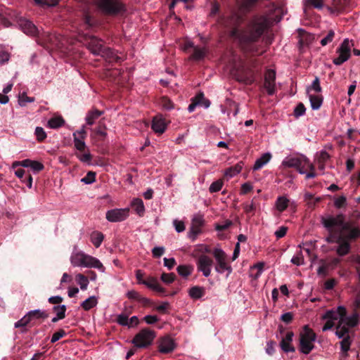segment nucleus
Returning a JSON list of instances; mask_svg holds the SVG:
<instances>
[{"label": "nucleus", "mask_w": 360, "mask_h": 360, "mask_svg": "<svg viewBox=\"0 0 360 360\" xmlns=\"http://www.w3.org/2000/svg\"><path fill=\"white\" fill-rule=\"evenodd\" d=\"M203 217L200 214L195 215L192 219L191 233L194 236L198 235L201 232V227L204 225Z\"/></svg>", "instance_id": "obj_21"}, {"label": "nucleus", "mask_w": 360, "mask_h": 360, "mask_svg": "<svg viewBox=\"0 0 360 360\" xmlns=\"http://www.w3.org/2000/svg\"><path fill=\"white\" fill-rule=\"evenodd\" d=\"M359 323V315L356 312H354L352 316H347L345 319L344 324L346 325L349 328H353L357 326Z\"/></svg>", "instance_id": "obj_37"}, {"label": "nucleus", "mask_w": 360, "mask_h": 360, "mask_svg": "<svg viewBox=\"0 0 360 360\" xmlns=\"http://www.w3.org/2000/svg\"><path fill=\"white\" fill-rule=\"evenodd\" d=\"M193 269V266L189 265H179L176 268L178 274L184 278H186L191 275Z\"/></svg>", "instance_id": "obj_39"}, {"label": "nucleus", "mask_w": 360, "mask_h": 360, "mask_svg": "<svg viewBox=\"0 0 360 360\" xmlns=\"http://www.w3.org/2000/svg\"><path fill=\"white\" fill-rule=\"evenodd\" d=\"M103 114V111L99 110L96 108H92L88 111L86 116V122L89 125H93L95 121Z\"/></svg>", "instance_id": "obj_25"}, {"label": "nucleus", "mask_w": 360, "mask_h": 360, "mask_svg": "<svg viewBox=\"0 0 360 360\" xmlns=\"http://www.w3.org/2000/svg\"><path fill=\"white\" fill-rule=\"evenodd\" d=\"M311 107L313 110H318L321 108L323 103V96L321 95H311L309 96Z\"/></svg>", "instance_id": "obj_30"}, {"label": "nucleus", "mask_w": 360, "mask_h": 360, "mask_svg": "<svg viewBox=\"0 0 360 360\" xmlns=\"http://www.w3.org/2000/svg\"><path fill=\"white\" fill-rule=\"evenodd\" d=\"M103 234L101 232H93L91 236V240L96 248H99L103 240Z\"/></svg>", "instance_id": "obj_40"}, {"label": "nucleus", "mask_w": 360, "mask_h": 360, "mask_svg": "<svg viewBox=\"0 0 360 360\" xmlns=\"http://www.w3.org/2000/svg\"><path fill=\"white\" fill-rule=\"evenodd\" d=\"M94 131L101 140H103L107 136L106 127L101 121L99 122L98 126L94 129Z\"/></svg>", "instance_id": "obj_43"}, {"label": "nucleus", "mask_w": 360, "mask_h": 360, "mask_svg": "<svg viewBox=\"0 0 360 360\" xmlns=\"http://www.w3.org/2000/svg\"><path fill=\"white\" fill-rule=\"evenodd\" d=\"M346 319V308L339 306L336 309L327 310L321 316L322 320H326L322 328L323 332L331 330L335 326V321L344 323Z\"/></svg>", "instance_id": "obj_4"}, {"label": "nucleus", "mask_w": 360, "mask_h": 360, "mask_svg": "<svg viewBox=\"0 0 360 360\" xmlns=\"http://www.w3.org/2000/svg\"><path fill=\"white\" fill-rule=\"evenodd\" d=\"M155 338V331L145 328L136 334L131 342L137 348H147L152 345Z\"/></svg>", "instance_id": "obj_6"}, {"label": "nucleus", "mask_w": 360, "mask_h": 360, "mask_svg": "<svg viewBox=\"0 0 360 360\" xmlns=\"http://www.w3.org/2000/svg\"><path fill=\"white\" fill-rule=\"evenodd\" d=\"M131 205L139 216H143L145 212L143 202L141 198H134L131 202Z\"/></svg>", "instance_id": "obj_28"}, {"label": "nucleus", "mask_w": 360, "mask_h": 360, "mask_svg": "<svg viewBox=\"0 0 360 360\" xmlns=\"http://www.w3.org/2000/svg\"><path fill=\"white\" fill-rule=\"evenodd\" d=\"M275 345H276V342L274 340H270V341L267 342L266 347V352L269 355L271 356L275 353V351H276Z\"/></svg>", "instance_id": "obj_63"}, {"label": "nucleus", "mask_w": 360, "mask_h": 360, "mask_svg": "<svg viewBox=\"0 0 360 360\" xmlns=\"http://www.w3.org/2000/svg\"><path fill=\"white\" fill-rule=\"evenodd\" d=\"M264 88L269 95L274 94L276 91V72L267 70L264 75Z\"/></svg>", "instance_id": "obj_14"}, {"label": "nucleus", "mask_w": 360, "mask_h": 360, "mask_svg": "<svg viewBox=\"0 0 360 360\" xmlns=\"http://www.w3.org/2000/svg\"><path fill=\"white\" fill-rule=\"evenodd\" d=\"M77 158L82 162L89 163L92 159V155L89 153V150L87 149V152L84 153L77 154Z\"/></svg>", "instance_id": "obj_53"}, {"label": "nucleus", "mask_w": 360, "mask_h": 360, "mask_svg": "<svg viewBox=\"0 0 360 360\" xmlns=\"http://www.w3.org/2000/svg\"><path fill=\"white\" fill-rule=\"evenodd\" d=\"M311 90H314L316 92H321L322 89L320 85V80L318 77H316L314 80L313 81L311 85L307 88V92H309Z\"/></svg>", "instance_id": "obj_52"}, {"label": "nucleus", "mask_w": 360, "mask_h": 360, "mask_svg": "<svg viewBox=\"0 0 360 360\" xmlns=\"http://www.w3.org/2000/svg\"><path fill=\"white\" fill-rule=\"evenodd\" d=\"M316 335L309 326L305 325L300 333L299 350L304 354H309L314 348Z\"/></svg>", "instance_id": "obj_5"}, {"label": "nucleus", "mask_w": 360, "mask_h": 360, "mask_svg": "<svg viewBox=\"0 0 360 360\" xmlns=\"http://www.w3.org/2000/svg\"><path fill=\"white\" fill-rule=\"evenodd\" d=\"M34 1L43 8L56 6L58 4V0H34Z\"/></svg>", "instance_id": "obj_45"}, {"label": "nucleus", "mask_w": 360, "mask_h": 360, "mask_svg": "<svg viewBox=\"0 0 360 360\" xmlns=\"http://www.w3.org/2000/svg\"><path fill=\"white\" fill-rule=\"evenodd\" d=\"M74 136V145L77 150H78L79 152L85 151L86 148V146L84 141V139H79L77 133L73 134Z\"/></svg>", "instance_id": "obj_42"}, {"label": "nucleus", "mask_w": 360, "mask_h": 360, "mask_svg": "<svg viewBox=\"0 0 360 360\" xmlns=\"http://www.w3.org/2000/svg\"><path fill=\"white\" fill-rule=\"evenodd\" d=\"M34 98L33 97H28L26 94L22 93L19 96L18 102L20 105H25L26 103L34 102Z\"/></svg>", "instance_id": "obj_57"}, {"label": "nucleus", "mask_w": 360, "mask_h": 360, "mask_svg": "<svg viewBox=\"0 0 360 360\" xmlns=\"http://www.w3.org/2000/svg\"><path fill=\"white\" fill-rule=\"evenodd\" d=\"M27 314L32 326L36 324L37 320H44L49 316V314L45 311H41L39 309L30 311Z\"/></svg>", "instance_id": "obj_24"}, {"label": "nucleus", "mask_w": 360, "mask_h": 360, "mask_svg": "<svg viewBox=\"0 0 360 360\" xmlns=\"http://www.w3.org/2000/svg\"><path fill=\"white\" fill-rule=\"evenodd\" d=\"M212 255L216 259L217 264L215 270L219 274H223L224 271H227L229 274L232 272L231 266L227 263V255L224 250L219 248H214Z\"/></svg>", "instance_id": "obj_7"}, {"label": "nucleus", "mask_w": 360, "mask_h": 360, "mask_svg": "<svg viewBox=\"0 0 360 360\" xmlns=\"http://www.w3.org/2000/svg\"><path fill=\"white\" fill-rule=\"evenodd\" d=\"M99 10L106 15L117 16L127 11V7L121 0H96Z\"/></svg>", "instance_id": "obj_3"}, {"label": "nucleus", "mask_w": 360, "mask_h": 360, "mask_svg": "<svg viewBox=\"0 0 360 360\" xmlns=\"http://www.w3.org/2000/svg\"><path fill=\"white\" fill-rule=\"evenodd\" d=\"M256 207H257V206L254 201V199L252 200V202L250 205L246 204L244 205L245 212L247 214H251L252 215L255 214V211L256 210Z\"/></svg>", "instance_id": "obj_61"}, {"label": "nucleus", "mask_w": 360, "mask_h": 360, "mask_svg": "<svg viewBox=\"0 0 360 360\" xmlns=\"http://www.w3.org/2000/svg\"><path fill=\"white\" fill-rule=\"evenodd\" d=\"M262 14L254 15L245 29H240L244 17L237 11H231L219 19V23L227 29L229 36L238 41L241 46L252 55H261L258 47L253 45L275 22L281 20L277 13L279 8L273 2H268L262 7Z\"/></svg>", "instance_id": "obj_1"}, {"label": "nucleus", "mask_w": 360, "mask_h": 360, "mask_svg": "<svg viewBox=\"0 0 360 360\" xmlns=\"http://www.w3.org/2000/svg\"><path fill=\"white\" fill-rule=\"evenodd\" d=\"M243 162H240L235 165L234 166L230 167L225 171V176L229 178H231L240 172L243 168Z\"/></svg>", "instance_id": "obj_31"}, {"label": "nucleus", "mask_w": 360, "mask_h": 360, "mask_svg": "<svg viewBox=\"0 0 360 360\" xmlns=\"http://www.w3.org/2000/svg\"><path fill=\"white\" fill-rule=\"evenodd\" d=\"M160 278L165 283L169 284L175 281L176 275L174 273H162Z\"/></svg>", "instance_id": "obj_49"}, {"label": "nucleus", "mask_w": 360, "mask_h": 360, "mask_svg": "<svg viewBox=\"0 0 360 360\" xmlns=\"http://www.w3.org/2000/svg\"><path fill=\"white\" fill-rule=\"evenodd\" d=\"M333 6L335 11L343 12L352 7V0H333Z\"/></svg>", "instance_id": "obj_23"}, {"label": "nucleus", "mask_w": 360, "mask_h": 360, "mask_svg": "<svg viewBox=\"0 0 360 360\" xmlns=\"http://www.w3.org/2000/svg\"><path fill=\"white\" fill-rule=\"evenodd\" d=\"M30 167L33 170V172L37 173L41 171L44 169V166L42 163L38 161L32 160Z\"/></svg>", "instance_id": "obj_59"}, {"label": "nucleus", "mask_w": 360, "mask_h": 360, "mask_svg": "<svg viewBox=\"0 0 360 360\" xmlns=\"http://www.w3.org/2000/svg\"><path fill=\"white\" fill-rule=\"evenodd\" d=\"M67 310L65 305H56L53 307V311L56 314V316H65V311Z\"/></svg>", "instance_id": "obj_56"}, {"label": "nucleus", "mask_w": 360, "mask_h": 360, "mask_svg": "<svg viewBox=\"0 0 360 360\" xmlns=\"http://www.w3.org/2000/svg\"><path fill=\"white\" fill-rule=\"evenodd\" d=\"M128 317V314L122 313L117 316V323L123 326H129Z\"/></svg>", "instance_id": "obj_51"}, {"label": "nucleus", "mask_w": 360, "mask_h": 360, "mask_svg": "<svg viewBox=\"0 0 360 360\" xmlns=\"http://www.w3.org/2000/svg\"><path fill=\"white\" fill-rule=\"evenodd\" d=\"M175 347L174 340L168 336L162 338L158 346L159 352L162 354H169L174 350Z\"/></svg>", "instance_id": "obj_17"}, {"label": "nucleus", "mask_w": 360, "mask_h": 360, "mask_svg": "<svg viewBox=\"0 0 360 360\" xmlns=\"http://www.w3.org/2000/svg\"><path fill=\"white\" fill-rule=\"evenodd\" d=\"M349 328L344 323H338L336 325L335 335L339 338H344L347 335H349Z\"/></svg>", "instance_id": "obj_34"}, {"label": "nucleus", "mask_w": 360, "mask_h": 360, "mask_svg": "<svg viewBox=\"0 0 360 360\" xmlns=\"http://www.w3.org/2000/svg\"><path fill=\"white\" fill-rule=\"evenodd\" d=\"M212 264V259L205 255H201L197 261L198 270L202 271L205 277H208L210 275Z\"/></svg>", "instance_id": "obj_13"}, {"label": "nucleus", "mask_w": 360, "mask_h": 360, "mask_svg": "<svg viewBox=\"0 0 360 360\" xmlns=\"http://www.w3.org/2000/svg\"><path fill=\"white\" fill-rule=\"evenodd\" d=\"M167 123L162 115H158L153 117L151 127L155 133L160 134H163L167 128Z\"/></svg>", "instance_id": "obj_19"}, {"label": "nucleus", "mask_w": 360, "mask_h": 360, "mask_svg": "<svg viewBox=\"0 0 360 360\" xmlns=\"http://www.w3.org/2000/svg\"><path fill=\"white\" fill-rule=\"evenodd\" d=\"M321 222L328 232L326 242L338 244L336 253L340 257L349 254L351 243L360 238V226L342 213L322 217Z\"/></svg>", "instance_id": "obj_2"}, {"label": "nucleus", "mask_w": 360, "mask_h": 360, "mask_svg": "<svg viewBox=\"0 0 360 360\" xmlns=\"http://www.w3.org/2000/svg\"><path fill=\"white\" fill-rule=\"evenodd\" d=\"M96 181V172L90 171L88 172L84 177L81 180L82 182L86 184H92Z\"/></svg>", "instance_id": "obj_50"}, {"label": "nucleus", "mask_w": 360, "mask_h": 360, "mask_svg": "<svg viewBox=\"0 0 360 360\" xmlns=\"http://www.w3.org/2000/svg\"><path fill=\"white\" fill-rule=\"evenodd\" d=\"M32 326L30 319H29L27 314L24 316L21 319L15 323V328H22L21 330L22 333H25L27 331V329L25 328V326Z\"/></svg>", "instance_id": "obj_38"}, {"label": "nucleus", "mask_w": 360, "mask_h": 360, "mask_svg": "<svg viewBox=\"0 0 360 360\" xmlns=\"http://www.w3.org/2000/svg\"><path fill=\"white\" fill-rule=\"evenodd\" d=\"M350 51L349 41L348 39H345L337 50L339 56L333 59V63L336 65H340L344 63L349 58Z\"/></svg>", "instance_id": "obj_10"}, {"label": "nucleus", "mask_w": 360, "mask_h": 360, "mask_svg": "<svg viewBox=\"0 0 360 360\" xmlns=\"http://www.w3.org/2000/svg\"><path fill=\"white\" fill-rule=\"evenodd\" d=\"M205 293V288L198 285L191 288L188 292L189 296L195 300L201 298L204 296Z\"/></svg>", "instance_id": "obj_29"}, {"label": "nucleus", "mask_w": 360, "mask_h": 360, "mask_svg": "<svg viewBox=\"0 0 360 360\" xmlns=\"http://www.w3.org/2000/svg\"><path fill=\"white\" fill-rule=\"evenodd\" d=\"M141 284L162 295L166 293V290L160 286L157 279L154 277H148L145 281H141Z\"/></svg>", "instance_id": "obj_22"}, {"label": "nucleus", "mask_w": 360, "mask_h": 360, "mask_svg": "<svg viewBox=\"0 0 360 360\" xmlns=\"http://www.w3.org/2000/svg\"><path fill=\"white\" fill-rule=\"evenodd\" d=\"M86 44L88 49L95 56H100L106 47L101 39L94 35L86 37Z\"/></svg>", "instance_id": "obj_9"}, {"label": "nucleus", "mask_w": 360, "mask_h": 360, "mask_svg": "<svg viewBox=\"0 0 360 360\" xmlns=\"http://www.w3.org/2000/svg\"><path fill=\"white\" fill-rule=\"evenodd\" d=\"M350 345H351L350 337H349V335H347L340 342L341 350L344 353H347L350 349Z\"/></svg>", "instance_id": "obj_47"}, {"label": "nucleus", "mask_w": 360, "mask_h": 360, "mask_svg": "<svg viewBox=\"0 0 360 360\" xmlns=\"http://www.w3.org/2000/svg\"><path fill=\"white\" fill-rule=\"evenodd\" d=\"M129 215V209H112L107 211L105 218L110 222H120L124 221Z\"/></svg>", "instance_id": "obj_11"}, {"label": "nucleus", "mask_w": 360, "mask_h": 360, "mask_svg": "<svg viewBox=\"0 0 360 360\" xmlns=\"http://www.w3.org/2000/svg\"><path fill=\"white\" fill-rule=\"evenodd\" d=\"M308 162V158L304 155L300 157H288L282 162L283 166L289 168H295L300 174H305L306 169L303 165Z\"/></svg>", "instance_id": "obj_8"}, {"label": "nucleus", "mask_w": 360, "mask_h": 360, "mask_svg": "<svg viewBox=\"0 0 360 360\" xmlns=\"http://www.w3.org/2000/svg\"><path fill=\"white\" fill-rule=\"evenodd\" d=\"M236 79L245 84H252L255 81L254 72L251 69L240 68L234 73Z\"/></svg>", "instance_id": "obj_12"}, {"label": "nucleus", "mask_w": 360, "mask_h": 360, "mask_svg": "<svg viewBox=\"0 0 360 360\" xmlns=\"http://www.w3.org/2000/svg\"><path fill=\"white\" fill-rule=\"evenodd\" d=\"M293 337L294 333L292 331H288L286 333L285 335L281 338L279 346L285 353L295 352V347L292 344Z\"/></svg>", "instance_id": "obj_16"}, {"label": "nucleus", "mask_w": 360, "mask_h": 360, "mask_svg": "<svg viewBox=\"0 0 360 360\" xmlns=\"http://www.w3.org/2000/svg\"><path fill=\"white\" fill-rule=\"evenodd\" d=\"M84 255L85 253L83 252L73 253L70 257V262L72 265L74 266H82Z\"/></svg>", "instance_id": "obj_33"}, {"label": "nucleus", "mask_w": 360, "mask_h": 360, "mask_svg": "<svg viewBox=\"0 0 360 360\" xmlns=\"http://www.w3.org/2000/svg\"><path fill=\"white\" fill-rule=\"evenodd\" d=\"M75 279L82 290H86L89 284V280L87 276H84L82 274H78L76 275Z\"/></svg>", "instance_id": "obj_41"}, {"label": "nucleus", "mask_w": 360, "mask_h": 360, "mask_svg": "<svg viewBox=\"0 0 360 360\" xmlns=\"http://www.w3.org/2000/svg\"><path fill=\"white\" fill-rule=\"evenodd\" d=\"M347 199L345 196L342 195L336 198L334 205L337 208H341L346 205Z\"/></svg>", "instance_id": "obj_64"}, {"label": "nucleus", "mask_w": 360, "mask_h": 360, "mask_svg": "<svg viewBox=\"0 0 360 360\" xmlns=\"http://www.w3.org/2000/svg\"><path fill=\"white\" fill-rule=\"evenodd\" d=\"M15 175L21 179L30 188L32 185V176L30 174H26L24 169H18L15 172Z\"/></svg>", "instance_id": "obj_26"}, {"label": "nucleus", "mask_w": 360, "mask_h": 360, "mask_svg": "<svg viewBox=\"0 0 360 360\" xmlns=\"http://www.w3.org/2000/svg\"><path fill=\"white\" fill-rule=\"evenodd\" d=\"M98 303L97 299L95 296H91L86 300H85L82 304L81 307L85 310L89 311L95 306H96Z\"/></svg>", "instance_id": "obj_35"}, {"label": "nucleus", "mask_w": 360, "mask_h": 360, "mask_svg": "<svg viewBox=\"0 0 360 360\" xmlns=\"http://www.w3.org/2000/svg\"><path fill=\"white\" fill-rule=\"evenodd\" d=\"M205 55L206 51L205 48L195 46L193 49V52L189 58L190 60H200L205 58Z\"/></svg>", "instance_id": "obj_32"}, {"label": "nucleus", "mask_w": 360, "mask_h": 360, "mask_svg": "<svg viewBox=\"0 0 360 360\" xmlns=\"http://www.w3.org/2000/svg\"><path fill=\"white\" fill-rule=\"evenodd\" d=\"M64 124L65 120L60 116L52 117L48 121V127L51 129H57L62 127Z\"/></svg>", "instance_id": "obj_36"}, {"label": "nucleus", "mask_w": 360, "mask_h": 360, "mask_svg": "<svg viewBox=\"0 0 360 360\" xmlns=\"http://www.w3.org/2000/svg\"><path fill=\"white\" fill-rule=\"evenodd\" d=\"M335 37V32L333 30H330L326 37H325L324 38H323L321 40V44L322 46H326L327 45L328 43L331 42L333 39Z\"/></svg>", "instance_id": "obj_58"}, {"label": "nucleus", "mask_w": 360, "mask_h": 360, "mask_svg": "<svg viewBox=\"0 0 360 360\" xmlns=\"http://www.w3.org/2000/svg\"><path fill=\"white\" fill-rule=\"evenodd\" d=\"M67 333L63 329H59L57 332L53 334L51 339V342L54 343L59 340L60 338L65 337Z\"/></svg>", "instance_id": "obj_54"}, {"label": "nucleus", "mask_w": 360, "mask_h": 360, "mask_svg": "<svg viewBox=\"0 0 360 360\" xmlns=\"http://www.w3.org/2000/svg\"><path fill=\"white\" fill-rule=\"evenodd\" d=\"M288 200L285 197H278L276 202V206L279 212H283L288 206Z\"/></svg>", "instance_id": "obj_44"}, {"label": "nucleus", "mask_w": 360, "mask_h": 360, "mask_svg": "<svg viewBox=\"0 0 360 360\" xmlns=\"http://www.w3.org/2000/svg\"><path fill=\"white\" fill-rule=\"evenodd\" d=\"M126 295L129 300H136L137 302H139L142 296L139 292L136 290H129L127 292Z\"/></svg>", "instance_id": "obj_62"}, {"label": "nucleus", "mask_w": 360, "mask_h": 360, "mask_svg": "<svg viewBox=\"0 0 360 360\" xmlns=\"http://www.w3.org/2000/svg\"><path fill=\"white\" fill-rule=\"evenodd\" d=\"M34 134L37 137V140L39 142H42L46 138V134L44 129L41 127H37L35 129Z\"/></svg>", "instance_id": "obj_48"}, {"label": "nucleus", "mask_w": 360, "mask_h": 360, "mask_svg": "<svg viewBox=\"0 0 360 360\" xmlns=\"http://www.w3.org/2000/svg\"><path fill=\"white\" fill-rule=\"evenodd\" d=\"M271 158V154L269 153H264L259 158H258L253 166V170H259L268 163Z\"/></svg>", "instance_id": "obj_27"}, {"label": "nucleus", "mask_w": 360, "mask_h": 360, "mask_svg": "<svg viewBox=\"0 0 360 360\" xmlns=\"http://www.w3.org/2000/svg\"><path fill=\"white\" fill-rule=\"evenodd\" d=\"M82 266L96 268L99 269L101 271H104L105 269L102 263L97 258L86 254L84 255Z\"/></svg>", "instance_id": "obj_20"}, {"label": "nucleus", "mask_w": 360, "mask_h": 360, "mask_svg": "<svg viewBox=\"0 0 360 360\" xmlns=\"http://www.w3.org/2000/svg\"><path fill=\"white\" fill-rule=\"evenodd\" d=\"M306 108L302 103H299L294 110V115L296 117H300L305 113Z\"/></svg>", "instance_id": "obj_55"}, {"label": "nucleus", "mask_w": 360, "mask_h": 360, "mask_svg": "<svg viewBox=\"0 0 360 360\" xmlns=\"http://www.w3.org/2000/svg\"><path fill=\"white\" fill-rule=\"evenodd\" d=\"M307 4L317 9H321L323 7V0H307Z\"/></svg>", "instance_id": "obj_60"}, {"label": "nucleus", "mask_w": 360, "mask_h": 360, "mask_svg": "<svg viewBox=\"0 0 360 360\" xmlns=\"http://www.w3.org/2000/svg\"><path fill=\"white\" fill-rule=\"evenodd\" d=\"M18 25L21 30L27 35L35 37L39 33L37 27L31 21L25 18H20Z\"/></svg>", "instance_id": "obj_15"}, {"label": "nucleus", "mask_w": 360, "mask_h": 360, "mask_svg": "<svg viewBox=\"0 0 360 360\" xmlns=\"http://www.w3.org/2000/svg\"><path fill=\"white\" fill-rule=\"evenodd\" d=\"M224 182L222 179H218L214 182H212L209 188V191L210 193H216L219 191L222 186Z\"/></svg>", "instance_id": "obj_46"}, {"label": "nucleus", "mask_w": 360, "mask_h": 360, "mask_svg": "<svg viewBox=\"0 0 360 360\" xmlns=\"http://www.w3.org/2000/svg\"><path fill=\"white\" fill-rule=\"evenodd\" d=\"M102 53L100 55L102 58L105 59L106 62L109 64L119 63L122 62V58L117 55V53L109 47H105L104 51L101 52Z\"/></svg>", "instance_id": "obj_18"}]
</instances>
